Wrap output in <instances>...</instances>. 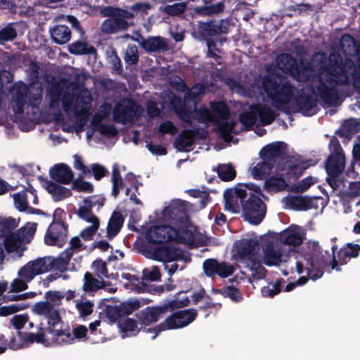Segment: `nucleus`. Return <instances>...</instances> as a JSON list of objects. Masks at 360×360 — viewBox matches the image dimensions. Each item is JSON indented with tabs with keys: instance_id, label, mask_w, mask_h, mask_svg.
I'll use <instances>...</instances> for the list:
<instances>
[{
	"instance_id": "obj_1",
	"label": "nucleus",
	"mask_w": 360,
	"mask_h": 360,
	"mask_svg": "<svg viewBox=\"0 0 360 360\" xmlns=\"http://www.w3.org/2000/svg\"><path fill=\"white\" fill-rule=\"evenodd\" d=\"M262 86L275 108L288 112V104L293 101L297 91L288 79L279 75L276 77L265 75Z\"/></svg>"
},
{
	"instance_id": "obj_2",
	"label": "nucleus",
	"mask_w": 360,
	"mask_h": 360,
	"mask_svg": "<svg viewBox=\"0 0 360 360\" xmlns=\"http://www.w3.org/2000/svg\"><path fill=\"white\" fill-rule=\"evenodd\" d=\"M182 292L175 294L174 298L160 306L147 307L136 314L139 323L146 328L153 323H156L162 314L187 307L190 304L188 296L181 297Z\"/></svg>"
},
{
	"instance_id": "obj_3",
	"label": "nucleus",
	"mask_w": 360,
	"mask_h": 360,
	"mask_svg": "<svg viewBox=\"0 0 360 360\" xmlns=\"http://www.w3.org/2000/svg\"><path fill=\"white\" fill-rule=\"evenodd\" d=\"M172 311L164 321L153 328H148L146 332H154L152 339L154 340L162 331L176 330L186 327L198 316V311L194 308Z\"/></svg>"
},
{
	"instance_id": "obj_4",
	"label": "nucleus",
	"mask_w": 360,
	"mask_h": 360,
	"mask_svg": "<svg viewBox=\"0 0 360 360\" xmlns=\"http://www.w3.org/2000/svg\"><path fill=\"white\" fill-rule=\"evenodd\" d=\"M41 101L42 88L41 86L28 87L23 84L16 90L13 110L15 114H22L25 105L39 108Z\"/></svg>"
},
{
	"instance_id": "obj_5",
	"label": "nucleus",
	"mask_w": 360,
	"mask_h": 360,
	"mask_svg": "<svg viewBox=\"0 0 360 360\" xmlns=\"http://www.w3.org/2000/svg\"><path fill=\"white\" fill-rule=\"evenodd\" d=\"M319 70L322 73H325L327 82L330 84L342 85L348 82L343 60L339 53H330L328 58V64H327L326 58L324 61L321 60Z\"/></svg>"
},
{
	"instance_id": "obj_6",
	"label": "nucleus",
	"mask_w": 360,
	"mask_h": 360,
	"mask_svg": "<svg viewBox=\"0 0 360 360\" xmlns=\"http://www.w3.org/2000/svg\"><path fill=\"white\" fill-rule=\"evenodd\" d=\"M142 248L143 252L148 255V257L159 262L191 261L190 256L186 255V252L181 248L169 245L154 247L150 245H144Z\"/></svg>"
},
{
	"instance_id": "obj_7",
	"label": "nucleus",
	"mask_w": 360,
	"mask_h": 360,
	"mask_svg": "<svg viewBox=\"0 0 360 360\" xmlns=\"http://www.w3.org/2000/svg\"><path fill=\"white\" fill-rule=\"evenodd\" d=\"M244 219L253 225L259 224L266 215V205L258 195L250 193L241 204Z\"/></svg>"
},
{
	"instance_id": "obj_8",
	"label": "nucleus",
	"mask_w": 360,
	"mask_h": 360,
	"mask_svg": "<svg viewBox=\"0 0 360 360\" xmlns=\"http://www.w3.org/2000/svg\"><path fill=\"white\" fill-rule=\"evenodd\" d=\"M297 96H294L295 105L297 111L304 116H311L317 112V100L314 96V90L311 94H307L304 89H301L295 91Z\"/></svg>"
},
{
	"instance_id": "obj_9",
	"label": "nucleus",
	"mask_w": 360,
	"mask_h": 360,
	"mask_svg": "<svg viewBox=\"0 0 360 360\" xmlns=\"http://www.w3.org/2000/svg\"><path fill=\"white\" fill-rule=\"evenodd\" d=\"M66 223L52 222L44 236V242L48 245L62 248L67 241L68 230Z\"/></svg>"
},
{
	"instance_id": "obj_10",
	"label": "nucleus",
	"mask_w": 360,
	"mask_h": 360,
	"mask_svg": "<svg viewBox=\"0 0 360 360\" xmlns=\"http://www.w3.org/2000/svg\"><path fill=\"white\" fill-rule=\"evenodd\" d=\"M176 236L175 228L169 225H160L151 226L146 234L148 243L153 244H162L172 241Z\"/></svg>"
},
{
	"instance_id": "obj_11",
	"label": "nucleus",
	"mask_w": 360,
	"mask_h": 360,
	"mask_svg": "<svg viewBox=\"0 0 360 360\" xmlns=\"http://www.w3.org/2000/svg\"><path fill=\"white\" fill-rule=\"evenodd\" d=\"M139 105L131 98L127 99L124 103H118L113 110V118L116 122L125 124L131 121L138 114Z\"/></svg>"
},
{
	"instance_id": "obj_12",
	"label": "nucleus",
	"mask_w": 360,
	"mask_h": 360,
	"mask_svg": "<svg viewBox=\"0 0 360 360\" xmlns=\"http://www.w3.org/2000/svg\"><path fill=\"white\" fill-rule=\"evenodd\" d=\"M259 243L252 238H245L236 240L234 243L235 253L234 257L237 261L244 262L251 259L255 255L256 248Z\"/></svg>"
},
{
	"instance_id": "obj_13",
	"label": "nucleus",
	"mask_w": 360,
	"mask_h": 360,
	"mask_svg": "<svg viewBox=\"0 0 360 360\" xmlns=\"http://www.w3.org/2000/svg\"><path fill=\"white\" fill-rule=\"evenodd\" d=\"M48 257H39L30 261L20 268V273L29 280H33L36 276L49 271Z\"/></svg>"
},
{
	"instance_id": "obj_14",
	"label": "nucleus",
	"mask_w": 360,
	"mask_h": 360,
	"mask_svg": "<svg viewBox=\"0 0 360 360\" xmlns=\"http://www.w3.org/2000/svg\"><path fill=\"white\" fill-rule=\"evenodd\" d=\"M162 215L176 225L179 223H184L186 219H188L186 202L179 199L173 200L164 208Z\"/></svg>"
},
{
	"instance_id": "obj_15",
	"label": "nucleus",
	"mask_w": 360,
	"mask_h": 360,
	"mask_svg": "<svg viewBox=\"0 0 360 360\" xmlns=\"http://www.w3.org/2000/svg\"><path fill=\"white\" fill-rule=\"evenodd\" d=\"M286 148L287 144L285 142H274L262 148L259 155L262 160L272 163L275 166L278 160L284 155Z\"/></svg>"
},
{
	"instance_id": "obj_16",
	"label": "nucleus",
	"mask_w": 360,
	"mask_h": 360,
	"mask_svg": "<svg viewBox=\"0 0 360 360\" xmlns=\"http://www.w3.org/2000/svg\"><path fill=\"white\" fill-rule=\"evenodd\" d=\"M306 271L309 278L316 281L322 277L325 268L328 265L325 257L307 256L305 257Z\"/></svg>"
},
{
	"instance_id": "obj_17",
	"label": "nucleus",
	"mask_w": 360,
	"mask_h": 360,
	"mask_svg": "<svg viewBox=\"0 0 360 360\" xmlns=\"http://www.w3.org/2000/svg\"><path fill=\"white\" fill-rule=\"evenodd\" d=\"M38 180L46 191L52 195L54 201L63 200L72 195L69 188L57 184L42 176H38Z\"/></svg>"
},
{
	"instance_id": "obj_18",
	"label": "nucleus",
	"mask_w": 360,
	"mask_h": 360,
	"mask_svg": "<svg viewBox=\"0 0 360 360\" xmlns=\"http://www.w3.org/2000/svg\"><path fill=\"white\" fill-rule=\"evenodd\" d=\"M47 319L48 327L46 331L55 337L65 336L67 338L72 339V334L70 328L56 329V326L61 322V317L58 309L55 307L46 316Z\"/></svg>"
},
{
	"instance_id": "obj_19",
	"label": "nucleus",
	"mask_w": 360,
	"mask_h": 360,
	"mask_svg": "<svg viewBox=\"0 0 360 360\" xmlns=\"http://www.w3.org/2000/svg\"><path fill=\"white\" fill-rule=\"evenodd\" d=\"M50 177L61 184H69L74 179V173L72 169L65 163H58L51 167Z\"/></svg>"
},
{
	"instance_id": "obj_20",
	"label": "nucleus",
	"mask_w": 360,
	"mask_h": 360,
	"mask_svg": "<svg viewBox=\"0 0 360 360\" xmlns=\"http://www.w3.org/2000/svg\"><path fill=\"white\" fill-rule=\"evenodd\" d=\"M345 167L344 154H331L326 162V170L331 178L339 176Z\"/></svg>"
},
{
	"instance_id": "obj_21",
	"label": "nucleus",
	"mask_w": 360,
	"mask_h": 360,
	"mask_svg": "<svg viewBox=\"0 0 360 360\" xmlns=\"http://www.w3.org/2000/svg\"><path fill=\"white\" fill-rule=\"evenodd\" d=\"M326 82H328L327 80L323 81L322 79H320L319 84L317 86L318 95L326 105L333 106L338 99V91L335 86H328Z\"/></svg>"
},
{
	"instance_id": "obj_22",
	"label": "nucleus",
	"mask_w": 360,
	"mask_h": 360,
	"mask_svg": "<svg viewBox=\"0 0 360 360\" xmlns=\"http://www.w3.org/2000/svg\"><path fill=\"white\" fill-rule=\"evenodd\" d=\"M106 285H110V283L105 282L103 279L96 278L89 271H86L84 275L82 290L85 295H94L96 292L104 288Z\"/></svg>"
},
{
	"instance_id": "obj_23",
	"label": "nucleus",
	"mask_w": 360,
	"mask_h": 360,
	"mask_svg": "<svg viewBox=\"0 0 360 360\" xmlns=\"http://www.w3.org/2000/svg\"><path fill=\"white\" fill-rule=\"evenodd\" d=\"M139 37L142 39L140 46L147 53L166 51L168 48L167 43L162 37H149L147 39H143L141 34H139Z\"/></svg>"
},
{
	"instance_id": "obj_24",
	"label": "nucleus",
	"mask_w": 360,
	"mask_h": 360,
	"mask_svg": "<svg viewBox=\"0 0 360 360\" xmlns=\"http://www.w3.org/2000/svg\"><path fill=\"white\" fill-rule=\"evenodd\" d=\"M73 255V251L71 249H65L56 258L48 256L49 260V271L54 269L61 273L65 272L68 269L70 261Z\"/></svg>"
},
{
	"instance_id": "obj_25",
	"label": "nucleus",
	"mask_w": 360,
	"mask_h": 360,
	"mask_svg": "<svg viewBox=\"0 0 360 360\" xmlns=\"http://www.w3.org/2000/svg\"><path fill=\"white\" fill-rule=\"evenodd\" d=\"M125 17H115L105 19L101 25V30L105 34H114L129 27Z\"/></svg>"
},
{
	"instance_id": "obj_26",
	"label": "nucleus",
	"mask_w": 360,
	"mask_h": 360,
	"mask_svg": "<svg viewBox=\"0 0 360 360\" xmlns=\"http://www.w3.org/2000/svg\"><path fill=\"white\" fill-rule=\"evenodd\" d=\"M297 60L290 53H282L276 57L277 68L283 72L291 77L297 66Z\"/></svg>"
},
{
	"instance_id": "obj_27",
	"label": "nucleus",
	"mask_w": 360,
	"mask_h": 360,
	"mask_svg": "<svg viewBox=\"0 0 360 360\" xmlns=\"http://www.w3.org/2000/svg\"><path fill=\"white\" fill-rule=\"evenodd\" d=\"M51 38L53 42L63 45L67 44L71 38L70 29L63 25H56L50 30Z\"/></svg>"
},
{
	"instance_id": "obj_28",
	"label": "nucleus",
	"mask_w": 360,
	"mask_h": 360,
	"mask_svg": "<svg viewBox=\"0 0 360 360\" xmlns=\"http://www.w3.org/2000/svg\"><path fill=\"white\" fill-rule=\"evenodd\" d=\"M212 111L215 119L214 122H217L219 120H224L220 126V130L222 131L224 127H226L228 122L226 121L230 117V111L228 105L224 101L213 102L211 103Z\"/></svg>"
},
{
	"instance_id": "obj_29",
	"label": "nucleus",
	"mask_w": 360,
	"mask_h": 360,
	"mask_svg": "<svg viewBox=\"0 0 360 360\" xmlns=\"http://www.w3.org/2000/svg\"><path fill=\"white\" fill-rule=\"evenodd\" d=\"M172 105L179 118L184 122L186 124L191 125L193 112L191 108L186 107V105L181 102V100L179 97H174L172 100Z\"/></svg>"
},
{
	"instance_id": "obj_30",
	"label": "nucleus",
	"mask_w": 360,
	"mask_h": 360,
	"mask_svg": "<svg viewBox=\"0 0 360 360\" xmlns=\"http://www.w3.org/2000/svg\"><path fill=\"white\" fill-rule=\"evenodd\" d=\"M281 257L280 250H276L272 243H268L263 249V262L268 266L278 265L281 262Z\"/></svg>"
},
{
	"instance_id": "obj_31",
	"label": "nucleus",
	"mask_w": 360,
	"mask_h": 360,
	"mask_svg": "<svg viewBox=\"0 0 360 360\" xmlns=\"http://www.w3.org/2000/svg\"><path fill=\"white\" fill-rule=\"evenodd\" d=\"M281 241L288 245L298 246L303 242V238L300 231L296 228L290 226L281 232Z\"/></svg>"
},
{
	"instance_id": "obj_32",
	"label": "nucleus",
	"mask_w": 360,
	"mask_h": 360,
	"mask_svg": "<svg viewBox=\"0 0 360 360\" xmlns=\"http://www.w3.org/2000/svg\"><path fill=\"white\" fill-rule=\"evenodd\" d=\"M192 132L193 129H184L175 139L174 145L179 151H188V148L191 147L194 144L195 139Z\"/></svg>"
},
{
	"instance_id": "obj_33",
	"label": "nucleus",
	"mask_w": 360,
	"mask_h": 360,
	"mask_svg": "<svg viewBox=\"0 0 360 360\" xmlns=\"http://www.w3.org/2000/svg\"><path fill=\"white\" fill-rule=\"evenodd\" d=\"M252 109L255 110L262 125L271 124L276 119V114L269 106L264 104H253Z\"/></svg>"
},
{
	"instance_id": "obj_34",
	"label": "nucleus",
	"mask_w": 360,
	"mask_h": 360,
	"mask_svg": "<svg viewBox=\"0 0 360 360\" xmlns=\"http://www.w3.org/2000/svg\"><path fill=\"white\" fill-rule=\"evenodd\" d=\"M288 186L284 174L271 175L264 181L265 189L271 192H279L284 191Z\"/></svg>"
},
{
	"instance_id": "obj_35",
	"label": "nucleus",
	"mask_w": 360,
	"mask_h": 360,
	"mask_svg": "<svg viewBox=\"0 0 360 360\" xmlns=\"http://www.w3.org/2000/svg\"><path fill=\"white\" fill-rule=\"evenodd\" d=\"M360 245L347 243L345 247L341 248L338 252V257L341 265L346 264L351 258H356L359 255Z\"/></svg>"
},
{
	"instance_id": "obj_36",
	"label": "nucleus",
	"mask_w": 360,
	"mask_h": 360,
	"mask_svg": "<svg viewBox=\"0 0 360 360\" xmlns=\"http://www.w3.org/2000/svg\"><path fill=\"white\" fill-rule=\"evenodd\" d=\"M91 96L87 89L82 91L79 94H75V103L73 105V110L76 116H79L86 110L91 105Z\"/></svg>"
},
{
	"instance_id": "obj_37",
	"label": "nucleus",
	"mask_w": 360,
	"mask_h": 360,
	"mask_svg": "<svg viewBox=\"0 0 360 360\" xmlns=\"http://www.w3.org/2000/svg\"><path fill=\"white\" fill-rule=\"evenodd\" d=\"M17 335L24 342V347L34 342L44 344L46 342V335L42 327L39 328L36 333L18 331Z\"/></svg>"
},
{
	"instance_id": "obj_38",
	"label": "nucleus",
	"mask_w": 360,
	"mask_h": 360,
	"mask_svg": "<svg viewBox=\"0 0 360 360\" xmlns=\"http://www.w3.org/2000/svg\"><path fill=\"white\" fill-rule=\"evenodd\" d=\"M313 72V68L309 63L304 62L303 60H300V63H297V66L293 71L292 77L295 80L306 82H308Z\"/></svg>"
},
{
	"instance_id": "obj_39",
	"label": "nucleus",
	"mask_w": 360,
	"mask_h": 360,
	"mask_svg": "<svg viewBox=\"0 0 360 360\" xmlns=\"http://www.w3.org/2000/svg\"><path fill=\"white\" fill-rule=\"evenodd\" d=\"M124 222L122 213L114 211L109 219L107 226V234L109 237H115L118 234Z\"/></svg>"
},
{
	"instance_id": "obj_40",
	"label": "nucleus",
	"mask_w": 360,
	"mask_h": 360,
	"mask_svg": "<svg viewBox=\"0 0 360 360\" xmlns=\"http://www.w3.org/2000/svg\"><path fill=\"white\" fill-rule=\"evenodd\" d=\"M287 204L295 210H307L312 207L313 200L308 196L292 195L287 199Z\"/></svg>"
},
{
	"instance_id": "obj_41",
	"label": "nucleus",
	"mask_w": 360,
	"mask_h": 360,
	"mask_svg": "<svg viewBox=\"0 0 360 360\" xmlns=\"http://www.w3.org/2000/svg\"><path fill=\"white\" fill-rule=\"evenodd\" d=\"M23 231H24L22 229H18L16 232L11 233L5 237L4 245L8 253L17 251L20 247L23 239L19 233H21Z\"/></svg>"
},
{
	"instance_id": "obj_42",
	"label": "nucleus",
	"mask_w": 360,
	"mask_h": 360,
	"mask_svg": "<svg viewBox=\"0 0 360 360\" xmlns=\"http://www.w3.org/2000/svg\"><path fill=\"white\" fill-rule=\"evenodd\" d=\"M225 5L224 1H219L217 4L197 6L194 11L195 14L200 16H210L221 13L224 11Z\"/></svg>"
},
{
	"instance_id": "obj_43",
	"label": "nucleus",
	"mask_w": 360,
	"mask_h": 360,
	"mask_svg": "<svg viewBox=\"0 0 360 360\" xmlns=\"http://www.w3.org/2000/svg\"><path fill=\"white\" fill-rule=\"evenodd\" d=\"M188 219H186L184 223H179V228L176 229V236L175 239L181 243H190L194 240L193 232L188 229Z\"/></svg>"
},
{
	"instance_id": "obj_44",
	"label": "nucleus",
	"mask_w": 360,
	"mask_h": 360,
	"mask_svg": "<svg viewBox=\"0 0 360 360\" xmlns=\"http://www.w3.org/2000/svg\"><path fill=\"white\" fill-rule=\"evenodd\" d=\"M198 30L201 34L209 37H214L220 34V32H225V30H221V27L215 20L199 21Z\"/></svg>"
},
{
	"instance_id": "obj_45",
	"label": "nucleus",
	"mask_w": 360,
	"mask_h": 360,
	"mask_svg": "<svg viewBox=\"0 0 360 360\" xmlns=\"http://www.w3.org/2000/svg\"><path fill=\"white\" fill-rule=\"evenodd\" d=\"M274 166L265 160H262L252 167L251 174L257 180H262L266 175L270 174Z\"/></svg>"
},
{
	"instance_id": "obj_46",
	"label": "nucleus",
	"mask_w": 360,
	"mask_h": 360,
	"mask_svg": "<svg viewBox=\"0 0 360 360\" xmlns=\"http://www.w3.org/2000/svg\"><path fill=\"white\" fill-rule=\"evenodd\" d=\"M100 13L103 17H110V18L125 17L126 18L131 19L134 18V14L131 12L111 6H103L101 9Z\"/></svg>"
},
{
	"instance_id": "obj_47",
	"label": "nucleus",
	"mask_w": 360,
	"mask_h": 360,
	"mask_svg": "<svg viewBox=\"0 0 360 360\" xmlns=\"http://www.w3.org/2000/svg\"><path fill=\"white\" fill-rule=\"evenodd\" d=\"M214 170V169H213ZM215 171L219 178L223 181H230L236 176V171L231 164H219Z\"/></svg>"
},
{
	"instance_id": "obj_48",
	"label": "nucleus",
	"mask_w": 360,
	"mask_h": 360,
	"mask_svg": "<svg viewBox=\"0 0 360 360\" xmlns=\"http://www.w3.org/2000/svg\"><path fill=\"white\" fill-rule=\"evenodd\" d=\"M68 51L74 55L91 54L96 52L93 46H89L86 41H75L68 46Z\"/></svg>"
},
{
	"instance_id": "obj_49",
	"label": "nucleus",
	"mask_w": 360,
	"mask_h": 360,
	"mask_svg": "<svg viewBox=\"0 0 360 360\" xmlns=\"http://www.w3.org/2000/svg\"><path fill=\"white\" fill-rule=\"evenodd\" d=\"M224 198L225 200L224 207L226 210L235 213L239 212L240 206L238 202V199L234 197L233 188L226 189L224 192Z\"/></svg>"
},
{
	"instance_id": "obj_50",
	"label": "nucleus",
	"mask_w": 360,
	"mask_h": 360,
	"mask_svg": "<svg viewBox=\"0 0 360 360\" xmlns=\"http://www.w3.org/2000/svg\"><path fill=\"white\" fill-rule=\"evenodd\" d=\"M77 215L89 223H100L99 219L92 212V207L89 204L80 206L76 212Z\"/></svg>"
},
{
	"instance_id": "obj_51",
	"label": "nucleus",
	"mask_w": 360,
	"mask_h": 360,
	"mask_svg": "<svg viewBox=\"0 0 360 360\" xmlns=\"http://www.w3.org/2000/svg\"><path fill=\"white\" fill-rule=\"evenodd\" d=\"M124 60L127 65H136L139 60L138 48L135 44H129L123 56Z\"/></svg>"
},
{
	"instance_id": "obj_52",
	"label": "nucleus",
	"mask_w": 360,
	"mask_h": 360,
	"mask_svg": "<svg viewBox=\"0 0 360 360\" xmlns=\"http://www.w3.org/2000/svg\"><path fill=\"white\" fill-rule=\"evenodd\" d=\"M195 118L200 123L214 122L215 119L211 111L206 107L194 108Z\"/></svg>"
},
{
	"instance_id": "obj_53",
	"label": "nucleus",
	"mask_w": 360,
	"mask_h": 360,
	"mask_svg": "<svg viewBox=\"0 0 360 360\" xmlns=\"http://www.w3.org/2000/svg\"><path fill=\"white\" fill-rule=\"evenodd\" d=\"M91 124L97 127L98 131L105 136L113 137L117 134V130L114 125L101 124L99 120H96L95 117L92 119Z\"/></svg>"
},
{
	"instance_id": "obj_54",
	"label": "nucleus",
	"mask_w": 360,
	"mask_h": 360,
	"mask_svg": "<svg viewBox=\"0 0 360 360\" xmlns=\"http://www.w3.org/2000/svg\"><path fill=\"white\" fill-rule=\"evenodd\" d=\"M19 278H15L11 283V292H21L28 288L27 283L32 280H29L20 273V269L18 271Z\"/></svg>"
},
{
	"instance_id": "obj_55",
	"label": "nucleus",
	"mask_w": 360,
	"mask_h": 360,
	"mask_svg": "<svg viewBox=\"0 0 360 360\" xmlns=\"http://www.w3.org/2000/svg\"><path fill=\"white\" fill-rule=\"evenodd\" d=\"M120 326L122 329V330L124 333L126 332H136L135 333H133L134 335H137L141 330H143L145 333H147L146 331L147 328L141 326L140 328H138L137 327V321L133 319L130 318H126L122 323L120 324Z\"/></svg>"
},
{
	"instance_id": "obj_56",
	"label": "nucleus",
	"mask_w": 360,
	"mask_h": 360,
	"mask_svg": "<svg viewBox=\"0 0 360 360\" xmlns=\"http://www.w3.org/2000/svg\"><path fill=\"white\" fill-rule=\"evenodd\" d=\"M17 31L13 27L12 23H8L0 30V44L3 45L6 41H11L17 37Z\"/></svg>"
},
{
	"instance_id": "obj_57",
	"label": "nucleus",
	"mask_w": 360,
	"mask_h": 360,
	"mask_svg": "<svg viewBox=\"0 0 360 360\" xmlns=\"http://www.w3.org/2000/svg\"><path fill=\"white\" fill-rule=\"evenodd\" d=\"M14 204L19 212H25L28 208L27 195L25 191L13 195Z\"/></svg>"
},
{
	"instance_id": "obj_58",
	"label": "nucleus",
	"mask_w": 360,
	"mask_h": 360,
	"mask_svg": "<svg viewBox=\"0 0 360 360\" xmlns=\"http://www.w3.org/2000/svg\"><path fill=\"white\" fill-rule=\"evenodd\" d=\"M250 109V112H242L239 116L240 122L248 129L255 124L257 117L255 110L252 109V105Z\"/></svg>"
},
{
	"instance_id": "obj_59",
	"label": "nucleus",
	"mask_w": 360,
	"mask_h": 360,
	"mask_svg": "<svg viewBox=\"0 0 360 360\" xmlns=\"http://www.w3.org/2000/svg\"><path fill=\"white\" fill-rule=\"evenodd\" d=\"M91 268L94 269V274L96 276L101 278H109L107 264L101 259H97L93 262Z\"/></svg>"
},
{
	"instance_id": "obj_60",
	"label": "nucleus",
	"mask_w": 360,
	"mask_h": 360,
	"mask_svg": "<svg viewBox=\"0 0 360 360\" xmlns=\"http://www.w3.org/2000/svg\"><path fill=\"white\" fill-rule=\"evenodd\" d=\"M54 307V305L49 301H41L33 305L32 311L34 313L45 317Z\"/></svg>"
},
{
	"instance_id": "obj_61",
	"label": "nucleus",
	"mask_w": 360,
	"mask_h": 360,
	"mask_svg": "<svg viewBox=\"0 0 360 360\" xmlns=\"http://www.w3.org/2000/svg\"><path fill=\"white\" fill-rule=\"evenodd\" d=\"M283 281L282 278L277 280L274 283H270L267 287H264L262 289L263 296L268 297H273L278 295L281 290V285Z\"/></svg>"
},
{
	"instance_id": "obj_62",
	"label": "nucleus",
	"mask_w": 360,
	"mask_h": 360,
	"mask_svg": "<svg viewBox=\"0 0 360 360\" xmlns=\"http://www.w3.org/2000/svg\"><path fill=\"white\" fill-rule=\"evenodd\" d=\"M186 9V4L185 2L175 3L172 5L165 6L162 11L164 13L171 16H176L182 14Z\"/></svg>"
},
{
	"instance_id": "obj_63",
	"label": "nucleus",
	"mask_w": 360,
	"mask_h": 360,
	"mask_svg": "<svg viewBox=\"0 0 360 360\" xmlns=\"http://www.w3.org/2000/svg\"><path fill=\"white\" fill-rule=\"evenodd\" d=\"M219 262L216 259H207L202 264V268L205 274L208 277H212L217 273Z\"/></svg>"
},
{
	"instance_id": "obj_64",
	"label": "nucleus",
	"mask_w": 360,
	"mask_h": 360,
	"mask_svg": "<svg viewBox=\"0 0 360 360\" xmlns=\"http://www.w3.org/2000/svg\"><path fill=\"white\" fill-rule=\"evenodd\" d=\"M94 306V303L91 301H80L77 302L75 304V307L79 311L80 317L84 319L92 314Z\"/></svg>"
}]
</instances>
